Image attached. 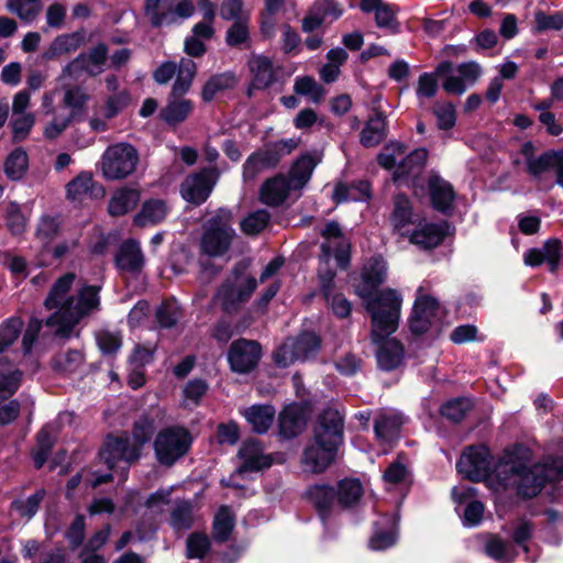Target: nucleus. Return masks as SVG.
<instances>
[{"label":"nucleus","instance_id":"nucleus-33","mask_svg":"<svg viewBox=\"0 0 563 563\" xmlns=\"http://www.w3.org/2000/svg\"><path fill=\"white\" fill-rule=\"evenodd\" d=\"M332 197L338 203L365 201L371 197V186L364 180L351 185L339 184L335 186Z\"/></svg>","mask_w":563,"mask_h":563},{"label":"nucleus","instance_id":"nucleus-13","mask_svg":"<svg viewBox=\"0 0 563 563\" xmlns=\"http://www.w3.org/2000/svg\"><path fill=\"white\" fill-rule=\"evenodd\" d=\"M218 178L219 172L216 167L203 168L187 176L180 186L181 197L196 206L203 203L212 192Z\"/></svg>","mask_w":563,"mask_h":563},{"label":"nucleus","instance_id":"nucleus-49","mask_svg":"<svg viewBox=\"0 0 563 563\" xmlns=\"http://www.w3.org/2000/svg\"><path fill=\"white\" fill-rule=\"evenodd\" d=\"M84 361V355L80 350H68L58 353L53 360L54 369L63 373L75 372Z\"/></svg>","mask_w":563,"mask_h":563},{"label":"nucleus","instance_id":"nucleus-28","mask_svg":"<svg viewBox=\"0 0 563 563\" xmlns=\"http://www.w3.org/2000/svg\"><path fill=\"white\" fill-rule=\"evenodd\" d=\"M320 278L322 280V292L330 303L333 312L340 317L345 318L351 313L352 306L351 302L341 294L332 295V280L334 277V272L327 271L323 272L322 267L319 268Z\"/></svg>","mask_w":563,"mask_h":563},{"label":"nucleus","instance_id":"nucleus-41","mask_svg":"<svg viewBox=\"0 0 563 563\" xmlns=\"http://www.w3.org/2000/svg\"><path fill=\"white\" fill-rule=\"evenodd\" d=\"M236 80L233 74L224 73L211 77L202 88V99L211 101L221 91L234 87Z\"/></svg>","mask_w":563,"mask_h":563},{"label":"nucleus","instance_id":"nucleus-11","mask_svg":"<svg viewBox=\"0 0 563 563\" xmlns=\"http://www.w3.org/2000/svg\"><path fill=\"white\" fill-rule=\"evenodd\" d=\"M323 242L320 245V263L328 264L333 258L336 265L345 269L351 261V242L343 234L340 225L334 222H328L321 231Z\"/></svg>","mask_w":563,"mask_h":563},{"label":"nucleus","instance_id":"nucleus-22","mask_svg":"<svg viewBox=\"0 0 563 563\" xmlns=\"http://www.w3.org/2000/svg\"><path fill=\"white\" fill-rule=\"evenodd\" d=\"M308 499L314 505L319 516L324 520L336 507L335 488L325 484L310 486L306 493Z\"/></svg>","mask_w":563,"mask_h":563},{"label":"nucleus","instance_id":"nucleus-19","mask_svg":"<svg viewBox=\"0 0 563 563\" xmlns=\"http://www.w3.org/2000/svg\"><path fill=\"white\" fill-rule=\"evenodd\" d=\"M252 75V86L255 89H266L277 81L278 68L272 59L264 55H253L249 60Z\"/></svg>","mask_w":563,"mask_h":563},{"label":"nucleus","instance_id":"nucleus-32","mask_svg":"<svg viewBox=\"0 0 563 563\" xmlns=\"http://www.w3.org/2000/svg\"><path fill=\"white\" fill-rule=\"evenodd\" d=\"M386 136V117L382 112H375L365 123L360 141L365 147L378 145Z\"/></svg>","mask_w":563,"mask_h":563},{"label":"nucleus","instance_id":"nucleus-12","mask_svg":"<svg viewBox=\"0 0 563 563\" xmlns=\"http://www.w3.org/2000/svg\"><path fill=\"white\" fill-rule=\"evenodd\" d=\"M177 77L173 85V97L185 95L195 78L197 65L192 59L181 58L178 66L174 62L162 63L153 73V78L158 85L167 84L176 74Z\"/></svg>","mask_w":563,"mask_h":563},{"label":"nucleus","instance_id":"nucleus-38","mask_svg":"<svg viewBox=\"0 0 563 563\" xmlns=\"http://www.w3.org/2000/svg\"><path fill=\"white\" fill-rule=\"evenodd\" d=\"M192 102L188 99H174L168 101L162 110V119L169 125H176L185 121L192 111Z\"/></svg>","mask_w":563,"mask_h":563},{"label":"nucleus","instance_id":"nucleus-56","mask_svg":"<svg viewBox=\"0 0 563 563\" xmlns=\"http://www.w3.org/2000/svg\"><path fill=\"white\" fill-rule=\"evenodd\" d=\"M296 344V353L300 361H306L319 349V339L314 333L305 332L297 338H291Z\"/></svg>","mask_w":563,"mask_h":563},{"label":"nucleus","instance_id":"nucleus-20","mask_svg":"<svg viewBox=\"0 0 563 563\" xmlns=\"http://www.w3.org/2000/svg\"><path fill=\"white\" fill-rule=\"evenodd\" d=\"M292 183L285 176L278 175L266 180L261 188L260 196L263 203L272 207L282 205L291 192H297Z\"/></svg>","mask_w":563,"mask_h":563},{"label":"nucleus","instance_id":"nucleus-40","mask_svg":"<svg viewBox=\"0 0 563 563\" xmlns=\"http://www.w3.org/2000/svg\"><path fill=\"white\" fill-rule=\"evenodd\" d=\"M84 57L88 76L95 77L104 71L108 59V48L104 44H98L86 53L79 54Z\"/></svg>","mask_w":563,"mask_h":563},{"label":"nucleus","instance_id":"nucleus-6","mask_svg":"<svg viewBox=\"0 0 563 563\" xmlns=\"http://www.w3.org/2000/svg\"><path fill=\"white\" fill-rule=\"evenodd\" d=\"M256 287V279L246 274V265L238 263L218 289L214 301L224 312L233 313L250 299Z\"/></svg>","mask_w":563,"mask_h":563},{"label":"nucleus","instance_id":"nucleus-21","mask_svg":"<svg viewBox=\"0 0 563 563\" xmlns=\"http://www.w3.org/2000/svg\"><path fill=\"white\" fill-rule=\"evenodd\" d=\"M238 455L242 461V464L236 471L238 474L261 471L269 467L272 464L269 456L263 453L262 446L255 440L245 441L240 448Z\"/></svg>","mask_w":563,"mask_h":563},{"label":"nucleus","instance_id":"nucleus-47","mask_svg":"<svg viewBox=\"0 0 563 563\" xmlns=\"http://www.w3.org/2000/svg\"><path fill=\"white\" fill-rule=\"evenodd\" d=\"M271 213L264 209L247 214L240 223V228L246 235L261 233L269 223Z\"/></svg>","mask_w":563,"mask_h":563},{"label":"nucleus","instance_id":"nucleus-57","mask_svg":"<svg viewBox=\"0 0 563 563\" xmlns=\"http://www.w3.org/2000/svg\"><path fill=\"white\" fill-rule=\"evenodd\" d=\"M486 554L496 560L501 561L508 559L512 561V547L508 541L503 540L497 536H492L485 544Z\"/></svg>","mask_w":563,"mask_h":563},{"label":"nucleus","instance_id":"nucleus-64","mask_svg":"<svg viewBox=\"0 0 563 563\" xmlns=\"http://www.w3.org/2000/svg\"><path fill=\"white\" fill-rule=\"evenodd\" d=\"M433 113L437 117L438 126L441 130H450L455 125L456 113L451 102H437L433 108Z\"/></svg>","mask_w":563,"mask_h":563},{"label":"nucleus","instance_id":"nucleus-61","mask_svg":"<svg viewBox=\"0 0 563 563\" xmlns=\"http://www.w3.org/2000/svg\"><path fill=\"white\" fill-rule=\"evenodd\" d=\"M471 409V401L466 398L449 400L441 407V415L454 422L461 421Z\"/></svg>","mask_w":563,"mask_h":563},{"label":"nucleus","instance_id":"nucleus-1","mask_svg":"<svg viewBox=\"0 0 563 563\" xmlns=\"http://www.w3.org/2000/svg\"><path fill=\"white\" fill-rule=\"evenodd\" d=\"M487 446H468L456 463L460 474L472 482L490 481L493 475L504 488L515 486L519 495L532 498L547 483L563 481V456H548L528 467L514 455L501 457L495 465Z\"/></svg>","mask_w":563,"mask_h":563},{"label":"nucleus","instance_id":"nucleus-16","mask_svg":"<svg viewBox=\"0 0 563 563\" xmlns=\"http://www.w3.org/2000/svg\"><path fill=\"white\" fill-rule=\"evenodd\" d=\"M393 333L394 332H390L380 336L378 340H374L373 328L371 329V340L373 344L378 347L376 352L377 363L384 371H393L397 368L404 358V347L399 341L390 338Z\"/></svg>","mask_w":563,"mask_h":563},{"label":"nucleus","instance_id":"nucleus-31","mask_svg":"<svg viewBox=\"0 0 563 563\" xmlns=\"http://www.w3.org/2000/svg\"><path fill=\"white\" fill-rule=\"evenodd\" d=\"M444 230L441 225L426 223L419 225L410 235L411 243L423 250H430L438 246L444 239Z\"/></svg>","mask_w":563,"mask_h":563},{"label":"nucleus","instance_id":"nucleus-15","mask_svg":"<svg viewBox=\"0 0 563 563\" xmlns=\"http://www.w3.org/2000/svg\"><path fill=\"white\" fill-rule=\"evenodd\" d=\"M404 422V417L394 411H383L375 416L374 431L378 443L384 446L383 453H387L388 449L397 441Z\"/></svg>","mask_w":563,"mask_h":563},{"label":"nucleus","instance_id":"nucleus-7","mask_svg":"<svg viewBox=\"0 0 563 563\" xmlns=\"http://www.w3.org/2000/svg\"><path fill=\"white\" fill-rule=\"evenodd\" d=\"M445 309L439 300L427 292V284L417 288L411 316L409 318V329L415 334H422L429 330H440Z\"/></svg>","mask_w":563,"mask_h":563},{"label":"nucleus","instance_id":"nucleus-50","mask_svg":"<svg viewBox=\"0 0 563 563\" xmlns=\"http://www.w3.org/2000/svg\"><path fill=\"white\" fill-rule=\"evenodd\" d=\"M35 123V115L33 113L12 114L10 126L12 130V140L14 142L24 141Z\"/></svg>","mask_w":563,"mask_h":563},{"label":"nucleus","instance_id":"nucleus-44","mask_svg":"<svg viewBox=\"0 0 563 563\" xmlns=\"http://www.w3.org/2000/svg\"><path fill=\"white\" fill-rule=\"evenodd\" d=\"M385 520L389 523V529L388 531H384L379 528L375 529L368 543L372 550L383 551L396 543V519L391 517H386Z\"/></svg>","mask_w":563,"mask_h":563},{"label":"nucleus","instance_id":"nucleus-14","mask_svg":"<svg viewBox=\"0 0 563 563\" xmlns=\"http://www.w3.org/2000/svg\"><path fill=\"white\" fill-rule=\"evenodd\" d=\"M262 356L261 345L253 340H235L228 352V361L233 372L245 374L251 372Z\"/></svg>","mask_w":563,"mask_h":563},{"label":"nucleus","instance_id":"nucleus-39","mask_svg":"<svg viewBox=\"0 0 563 563\" xmlns=\"http://www.w3.org/2000/svg\"><path fill=\"white\" fill-rule=\"evenodd\" d=\"M27 167L29 156L22 147L13 150L4 161V173L11 180L21 179L25 175Z\"/></svg>","mask_w":563,"mask_h":563},{"label":"nucleus","instance_id":"nucleus-45","mask_svg":"<svg viewBox=\"0 0 563 563\" xmlns=\"http://www.w3.org/2000/svg\"><path fill=\"white\" fill-rule=\"evenodd\" d=\"M234 528V517L228 507H221L213 520V538L224 542Z\"/></svg>","mask_w":563,"mask_h":563},{"label":"nucleus","instance_id":"nucleus-58","mask_svg":"<svg viewBox=\"0 0 563 563\" xmlns=\"http://www.w3.org/2000/svg\"><path fill=\"white\" fill-rule=\"evenodd\" d=\"M398 8L395 4L384 3L376 12H375V22L379 29H388L393 33H397L399 31V23L396 19V13Z\"/></svg>","mask_w":563,"mask_h":563},{"label":"nucleus","instance_id":"nucleus-18","mask_svg":"<svg viewBox=\"0 0 563 563\" xmlns=\"http://www.w3.org/2000/svg\"><path fill=\"white\" fill-rule=\"evenodd\" d=\"M66 192L70 201L81 203L87 198L97 199L103 197L104 189L93 180L90 172H80L67 184Z\"/></svg>","mask_w":563,"mask_h":563},{"label":"nucleus","instance_id":"nucleus-34","mask_svg":"<svg viewBox=\"0 0 563 563\" xmlns=\"http://www.w3.org/2000/svg\"><path fill=\"white\" fill-rule=\"evenodd\" d=\"M167 216L166 203L161 199H151L143 203L141 211L134 217L139 227L156 224Z\"/></svg>","mask_w":563,"mask_h":563},{"label":"nucleus","instance_id":"nucleus-2","mask_svg":"<svg viewBox=\"0 0 563 563\" xmlns=\"http://www.w3.org/2000/svg\"><path fill=\"white\" fill-rule=\"evenodd\" d=\"M387 277V263L382 256L371 257L361 272V284L356 294L362 298L373 321V338L396 332L399 325L402 296L393 288L377 290Z\"/></svg>","mask_w":563,"mask_h":563},{"label":"nucleus","instance_id":"nucleus-4","mask_svg":"<svg viewBox=\"0 0 563 563\" xmlns=\"http://www.w3.org/2000/svg\"><path fill=\"white\" fill-rule=\"evenodd\" d=\"M342 441L343 416L339 409L329 407L319 417L313 442L303 451V468L311 473L323 472L336 459L338 448Z\"/></svg>","mask_w":563,"mask_h":563},{"label":"nucleus","instance_id":"nucleus-59","mask_svg":"<svg viewBox=\"0 0 563 563\" xmlns=\"http://www.w3.org/2000/svg\"><path fill=\"white\" fill-rule=\"evenodd\" d=\"M411 218V206L408 198L404 195H398L395 198V208L393 212V222L395 228L400 232L401 235L405 232H401L402 228L409 223Z\"/></svg>","mask_w":563,"mask_h":563},{"label":"nucleus","instance_id":"nucleus-17","mask_svg":"<svg viewBox=\"0 0 563 563\" xmlns=\"http://www.w3.org/2000/svg\"><path fill=\"white\" fill-rule=\"evenodd\" d=\"M343 9L333 0H316L302 19V31L310 33L322 25L328 19L338 20Z\"/></svg>","mask_w":563,"mask_h":563},{"label":"nucleus","instance_id":"nucleus-5","mask_svg":"<svg viewBox=\"0 0 563 563\" xmlns=\"http://www.w3.org/2000/svg\"><path fill=\"white\" fill-rule=\"evenodd\" d=\"M233 214L230 209L219 208L202 225L200 252L208 257L225 255L236 236L232 227Z\"/></svg>","mask_w":563,"mask_h":563},{"label":"nucleus","instance_id":"nucleus-63","mask_svg":"<svg viewBox=\"0 0 563 563\" xmlns=\"http://www.w3.org/2000/svg\"><path fill=\"white\" fill-rule=\"evenodd\" d=\"M180 317V307L176 301L163 302L156 311L157 322L162 328L174 327Z\"/></svg>","mask_w":563,"mask_h":563},{"label":"nucleus","instance_id":"nucleus-27","mask_svg":"<svg viewBox=\"0 0 563 563\" xmlns=\"http://www.w3.org/2000/svg\"><path fill=\"white\" fill-rule=\"evenodd\" d=\"M429 192L434 209L446 212L454 200V190L451 184L438 175L429 178Z\"/></svg>","mask_w":563,"mask_h":563},{"label":"nucleus","instance_id":"nucleus-8","mask_svg":"<svg viewBox=\"0 0 563 563\" xmlns=\"http://www.w3.org/2000/svg\"><path fill=\"white\" fill-rule=\"evenodd\" d=\"M139 164V153L129 143L110 145L100 159V170L108 180L124 179L134 173Z\"/></svg>","mask_w":563,"mask_h":563},{"label":"nucleus","instance_id":"nucleus-36","mask_svg":"<svg viewBox=\"0 0 563 563\" xmlns=\"http://www.w3.org/2000/svg\"><path fill=\"white\" fill-rule=\"evenodd\" d=\"M334 488L338 505L343 508L351 507L356 504L363 494L361 482L354 478H344L340 481Z\"/></svg>","mask_w":563,"mask_h":563},{"label":"nucleus","instance_id":"nucleus-54","mask_svg":"<svg viewBox=\"0 0 563 563\" xmlns=\"http://www.w3.org/2000/svg\"><path fill=\"white\" fill-rule=\"evenodd\" d=\"M46 492L44 489H37L25 500H14L11 504V508L16 511L21 517L31 519L40 507V504L45 497Z\"/></svg>","mask_w":563,"mask_h":563},{"label":"nucleus","instance_id":"nucleus-53","mask_svg":"<svg viewBox=\"0 0 563 563\" xmlns=\"http://www.w3.org/2000/svg\"><path fill=\"white\" fill-rule=\"evenodd\" d=\"M208 385L203 379H191L183 389V406L185 408L196 407L207 393Z\"/></svg>","mask_w":563,"mask_h":563},{"label":"nucleus","instance_id":"nucleus-62","mask_svg":"<svg viewBox=\"0 0 563 563\" xmlns=\"http://www.w3.org/2000/svg\"><path fill=\"white\" fill-rule=\"evenodd\" d=\"M8 8L26 22L33 21L40 12L36 0H9Z\"/></svg>","mask_w":563,"mask_h":563},{"label":"nucleus","instance_id":"nucleus-30","mask_svg":"<svg viewBox=\"0 0 563 563\" xmlns=\"http://www.w3.org/2000/svg\"><path fill=\"white\" fill-rule=\"evenodd\" d=\"M319 162L320 157L317 153L305 154L295 162L289 177H287L292 183L295 189L299 191L309 181Z\"/></svg>","mask_w":563,"mask_h":563},{"label":"nucleus","instance_id":"nucleus-37","mask_svg":"<svg viewBox=\"0 0 563 563\" xmlns=\"http://www.w3.org/2000/svg\"><path fill=\"white\" fill-rule=\"evenodd\" d=\"M452 64L442 62L434 73H423L418 79L417 95L418 97L431 98L437 93L438 81L437 76H443L451 71Z\"/></svg>","mask_w":563,"mask_h":563},{"label":"nucleus","instance_id":"nucleus-3","mask_svg":"<svg viewBox=\"0 0 563 563\" xmlns=\"http://www.w3.org/2000/svg\"><path fill=\"white\" fill-rule=\"evenodd\" d=\"M76 275L66 273L52 285L44 306L48 310H55L45 321V324L54 329L55 335L68 339L74 334L75 327L81 319L100 309V287L85 285L76 292L71 288Z\"/></svg>","mask_w":563,"mask_h":563},{"label":"nucleus","instance_id":"nucleus-9","mask_svg":"<svg viewBox=\"0 0 563 563\" xmlns=\"http://www.w3.org/2000/svg\"><path fill=\"white\" fill-rule=\"evenodd\" d=\"M192 437L183 427H168L158 432L154 441L155 455L163 465L170 466L190 449Z\"/></svg>","mask_w":563,"mask_h":563},{"label":"nucleus","instance_id":"nucleus-60","mask_svg":"<svg viewBox=\"0 0 563 563\" xmlns=\"http://www.w3.org/2000/svg\"><path fill=\"white\" fill-rule=\"evenodd\" d=\"M209 550L210 540L206 534L194 532L188 537L186 550L188 559H202Z\"/></svg>","mask_w":563,"mask_h":563},{"label":"nucleus","instance_id":"nucleus-51","mask_svg":"<svg viewBox=\"0 0 563 563\" xmlns=\"http://www.w3.org/2000/svg\"><path fill=\"white\" fill-rule=\"evenodd\" d=\"M131 102L130 92L126 89H122L115 93H111L104 101L102 112L106 119L115 118L121 111H123Z\"/></svg>","mask_w":563,"mask_h":563},{"label":"nucleus","instance_id":"nucleus-26","mask_svg":"<svg viewBox=\"0 0 563 563\" xmlns=\"http://www.w3.org/2000/svg\"><path fill=\"white\" fill-rule=\"evenodd\" d=\"M85 41L86 34L84 31L58 35L43 56L45 59H55L62 55H68L84 45Z\"/></svg>","mask_w":563,"mask_h":563},{"label":"nucleus","instance_id":"nucleus-23","mask_svg":"<svg viewBox=\"0 0 563 563\" xmlns=\"http://www.w3.org/2000/svg\"><path fill=\"white\" fill-rule=\"evenodd\" d=\"M278 421L280 433L285 438H294L299 434L306 426V410L298 404L288 405L280 412Z\"/></svg>","mask_w":563,"mask_h":563},{"label":"nucleus","instance_id":"nucleus-25","mask_svg":"<svg viewBox=\"0 0 563 563\" xmlns=\"http://www.w3.org/2000/svg\"><path fill=\"white\" fill-rule=\"evenodd\" d=\"M240 413L245 418L254 432L263 434L272 427L276 410L271 405H253L241 409Z\"/></svg>","mask_w":563,"mask_h":563},{"label":"nucleus","instance_id":"nucleus-29","mask_svg":"<svg viewBox=\"0 0 563 563\" xmlns=\"http://www.w3.org/2000/svg\"><path fill=\"white\" fill-rule=\"evenodd\" d=\"M140 201V191L134 188L122 187L114 191L108 211L113 217L123 216L133 210Z\"/></svg>","mask_w":563,"mask_h":563},{"label":"nucleus","instance_id":"nucleus-52","mask_svg":"<svg viewBox=\"0 0 563 563\" xmlns=\"http://www.w3.org/2000/svg\"><path fill=\"white\" fill-rule=\"evenodd\" d=\"M294 90L297 95L308 97L314 103L320 102L324 96V89L309 76L296 78Z\"/></svg>","mask_w":563,"mask_h":563},{"label":"nucleus","instance_id":"nucleus-35","mask_svg":"<svg viewBox=\"0 0 563 563\" xmlns=\"http://www.w3.org/2000/svg\"><path fill=\"white\" fill-rule=\"evenodd\" d=\"M428 158V151L423 147L412 151L409 155L402 158L394 174L395 180H399L402 177L409 175H418Z\"/></svg>","mask_w":563,"mask_h":563},{"label":"nucleus","instance_id":"nucleus-24","mask_svg":"<svg viewBox=\"0 0 563 563\" xmlns=\"http://www.w3.org/2000/svg\"><path fill=\"white\" fill-rule=\"evenodd\" d=\"M115 264L121 272L139 273L144 265V256L140 244L133 240L124 242L117 253Z\"/></svg>","mask_w":563,"mask_h":563},{"label":"nucleus","instance_id":"nucleus-46","mask_svg":"<svg viewBox=\"0 0 563 563\" xmlns=\"http://www.w3.org/2000/svg\"><path fill=\"white\" fill-rule=\"evenodd\" d=\"M23 325L24 323L19 317H11L0 324V353L18 340Z\"/></svg>","mask_w":563,"mask_h":563},{"label":"nucleus","instance_id":"nucleus-48","mask_svg":"<svg viewBox=\"0 0 563 563\" xmlns=\"http://www.w3.org/2000/svg\"><path fill=\"white\" fill-rule=\"evenodd\" d=\"M156 429L155 421L150 416H142L134 422L132 443L139 448L141 452L142 446L148 442Z\"/></svg>","mask_w":563,"mask_h":563},{"label":"nucleus","instance_id":"nucleus-43","mask_svg":"<svg viewBox=\"0 0 563 563\" xmlns=\"http://www.w3.org/2000/svg\"><path fill=\"white\" fill-rule=\"evenodd\" d=\"M195 520L194 508L189 501H178L170 514V525L175 530H187Z\"/></svg>","mask_w":563,"mask_h":563},{"label":"nucleus","instance_id":"nucleus-10","mask_svg":"<svg viewBox=\"0 0 563 563\" xmlns=\"http://www.w3.org/2000/svg\"><path fill=\"white\" fill-rule=\"evenodd\" d=\"M99 456L109 470H113L117 466L120 467L122 472L121 481L124 482L130 464L139 459L140 451L126 434L120 437L109 435L99 452Z\"/></svg>","mask_w":563,"mask_h":563},{"label":"nucleus","instance_id":"nucleus-55","mask_svg":"<svg viewBox=\"0 0 563 563\" xmlns=\"http://www.w3.org/2000/svg\"><path fill=\"white\" fill-rule=\"evenodd\" d=\"M90 97L80 87H70L65 90L63 102L65 107L71 110V117L85 111Z\"/></svg>","mask_w":563,"mask_h":563},{"label":"nucleus","instance_id":"nucleus-42","mask_svg":"<svg viewBox=\"0 0 563 563\" xmlns=\"http://www.w3.org/2000/svg\"><path fill=\"white\" fill-rule=\"evenodd\" d=\"M276 165V157L267 151L255 153L251 155L243 165V175L245 179L254 178L257 173L264 168L273 167Z\"/></svg>","mask_w":563,"mask_h":563}]
</instances>
